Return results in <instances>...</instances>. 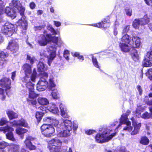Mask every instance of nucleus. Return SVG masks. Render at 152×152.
Returning <instances> with one entry per match:
<instances>
[{
    "instance_id": "ea45409f",
    "label": "nucleus",
    "mask_w": 152,
    "mask_h": 152,
    "mask_svg": "<svg viewBox=\"0 0 152 152\" xmlns=\"http://www.w3.org/2000/svg\"><path fill=\"white\" fill-rule=\"evenodd\" d=\"M11 151L12 152H18L19 149V146L18 145L14 144L12 145Z\"/></svg>"
},
{
    "instance_id": "473e14b6",
    "label": "nucleus",
    "mask_w": 152,
    "mask_h": 152,
    "mask_svg": "<svg viewBox=\"0 0 152 152\" xmlns=\"http://www.w3.org/2000/svg\"><path fill=\"white\" fill-rule=\"evenodd\" d=\"M149 59L146 58V57L145 56V59L142 63V65L144 67H150L152 66V63H151Z\"/></svg>"
},
{
    "instance_id": "c9c22d12",
    "label": "nucleus",
    "mask_w": 152,
    "mask_h": 152,
    "mask_svg": "<svg viewBox=\"0 0 152 152\" xmlns=\"http://www.w3.org/2000/svg\"><path fill=\"white\" fill-rule=\"evenodd\" d=\"M149 142V140L145 136H143L141 137L140 141V143L144 145H148Z\"/></svg>"
},
{
    "instance_id": "e2e57ef3",
    "label": "nucleus",
    "mask_w": 152,
    "mask_h": 152,
    "mask_svg": "<svg viewBox=\"0 0 152 152\" xmlns=\"http://www.w3.org/2000/svg\"><path fill=\"white\" fill-rule=\"evenodd\" d=\"M44 28L43 26H38L35 27V30H40Z\"/></svg>"
},
{
    "instance_id": "052dcab7",
    "label": "nucleus",
    "mask_w": 152,
    "mask_h": 152,
    "mask_svg": "<svg viewBox=\"0 0 152 152\" xmlns=\"http://www.w3.org/2000/svg\"><path fill=\"white\" fill-rule=\"evenodd\" d=\"M72 124L73 125V129L74 130H76L78 128L77 124L75 122H73Z\"/></svg>"
},
{
    "instance_id": "338daca9",
    "label": "nucleus",
    "mask_w": 152,
    "mask_h": 152,
    "mask_svg": "<svg viewBox=\"0 0 152 152\" xmlns=\"http://www.w3.org/2000/svg\"><path fill=\"white\" fill-rule=\"evenodd\" d=\"M72 55L75 57H78L79 56V53L77 52L72 53Z\"/></svg>"
},
{
    "instance_id": "72a5a7b5",
    "label": "nucleus",
    "mask_w": 152,
    "mask_h": 152,
    "mask_svg": "<svg viewBox=\"0 0 152 152\" xmlns=\"http://www.w3.org/2000/svg\"><path fill=\"white\" fill-rule=\"evenodd\" d=\"M139 19L141 26L147 24L149 21V19L147 16H144L143 18Z\"/></svg>"
},
{
    "instance_id": "58836bf2",
    "label": "nucleus",
    "mask_w": 152,
    "mask_h": 152,
    "mask_svg": "<svg viewBox=\"0 0 152 152\" xmlns=\"http://www.w3.org/2000/svg\"><path fill=\"white\" fill-rule=\"evenodd\" d=\"M26 59L30 62V64H33L37 60L35 57L33 56L27 55V56Z\"/></svg>"
},
{
    "instance_id": "ddd939ff",
    "label": "nucleus",
    "mask_w": 152,
    "mask_h": 152,
    "mask_svg": "<svg viewBox=\"0 0 152 152\" xmlns=\"http://www.w3.org/2000/svg\"><path fill=\"white\" fill-rule=\"evenodd\" d=\"M36 72L35 71H34L32 75L25 74V76L23 78V81L26 83V85L29 83H31V80L34 82L35 80V78L36 76Z\"/></svg>"
},
{
    "instance_id": "a878e982",
    "label": "nucleus",
    "mask_w": 152,
    "mask_h": 152,
    "mask_svg": "<svg viewBox=\"0 0 152 152\" xmlns=\"http://www.w3.org/2000/svg\"><path fill=\"white\" fill-rule=\"evenodd\" d=\"M128 44L124 42H120L119 46L122 51L124 52H128L129 50V47L128 46Z\"/></svg>"
},
{
    "instance_id": "09e8293b",
    "label": "nucleus",
    "mask_w": 152,
    "mask_h": 152,
    "mask_svg": "<svg viewBox=\"0 0 152 152\" xmlns=\"http://www.w3.org/2000/svg\"><path fill=\"white\" fill-rule=\"evenodd\" d=\"M145 56L146 57V58H148L150 61H152V51L148 52Z\"/></svg>"
},
{
    "instance_id": "6e6552de",
    "label": "nucleus",
    "mask_w": 152,
    "mask_h": 152,
    "mask_svg": "<svg viewBox=\"0 0 152 152\" xmlns=\"http://www.w3.org/2000/svg\"><path fill=\"white\" fill-rule=\"evenodd\" d=\"M14 131V129L10 126H7L5 127H0V131H3L4 133L7 132L6 134L7 138L12 141L15 140L12 132Z\"/></svg>"
},
{
    "instance_id": "3c124183",
    "label": "nucleus",
    "mask_w": 152,
    "mask_h": 152,
    "mask_svg": "<svg viewBox=\"0 0 152 152\" xmlns=\"http://www.w3.org/2000/svg\"><path fill=\"white\" fill-rule=\"evenodd\" d=\"M7 122V121L6 118H1L0 121V126L4 125Z\"/></svg>"
},
{
    "instance_id": "0eeeda50",
    "label": "nucleus",
    "mask_w": 152,
    "mask_h": 152,
    "mask_svg": "<svg viewBox=\"0 0 152 152\" xmlns=\"http://www.w3.org/2000/svg\"><path fill=\"white\" fill-rule=\"evenodd\" d=\"M14 25L9 23H6L3 26L1 29V32L5 35H8L9 36H11L13 31V28Z\"/></svg>"
},
{
    "instance_id": "7ed1b4c3",
    "label": "nucleus",
    "mask_w": 152,
    "mask_h": 152,
    "mask_svg": "<svg viewBox=\"0 0 152 152\" xmlns=\"http://www.w3.org/2000/svg\"><path fill=\"white\" fill-rule=\"evenodd\" d=\"M130 113V110H128L124 114L121 115L120 119V123L116 127V129H118L122 124H125L126 125V126L124 128L123 130H126L130 132L132 130V128L130 126L131 123L129 121L127 117Z\"/></svg>"
},
{
    "instance_id": "603ef678",
    "label": "nucleus",
    "mask_w": 152,
    "mask_h": 152,
    "mask_svg": "<svg viewBox=\"0 0 152 152\" xmlns=\"http://www.w3.org/2000/svg\"><path fill=\"white\" fill-rule=\"evenodd\" d=\"M69 53L68 51L65 50L64 53V58L67 60H69Z\"/></svg>"
},
{
    "instance_id": "680f3d73",
    "label": "nucleus",
    "mask_w": 152,
    "mask_h": 152,
    "mask_svg": "<svg viewBox=\"0 0 152 152\" xmlns=\"http://www.w3.org/2000/svg\"><path fill=\"white\" fill-rule=\"evenodd\" d=\"M54 23L55 25L57 27H59L61 25V23L60 22L54 21Z\"/></svg>"
},
{
    "instance_id": "1a4fd4ad",
    "label": "nucleus",
    "mask_w": 152,
    "mask_h": 152,
    "mask_svg": "<svg viewBox=\"0 0 152 152\" xmlns=\"http://www.w3.org/2000/svg\"><path fill=\"white\" fill-rule=\"evenodd\" d=\"M48 83L46 79L42 78L38 82L37 84V90L39 91L45 90L47 87Z\"/></svg>"
},
{
    "instance_id": "412c9836",
    "label": "nucleus",
    "mask_w": 152,
    "mask_h": 152,
    "mask_svg": "<svg viewBox=\"0 0 152 152\" xmlns=\"http://www.w3.org/2000/svg\"><path fill=\"white\" fill-rule=\"evenodd\" d=\"M141 44L139 38L137 36H133L131 40L132 46L134 48H139Z\"/></svg>"
},
{
    "instance_id": "4c0bfd02",
    "label": "nucleus",
    "mask_w": 152,
    "mask_h": 152,
    "mask_svg": "<svg viewBox=\"0 0 152 152\" xmlns=\"http://www.w3.org/2000/svg\"><path fill=\"white\" fill-rule=\"evenodd\" d=\"M51 94L53 98L54 99H57L59 97V93L56 89L54 90L53 91Z\"/></svg>"
},
{
    "instance_id": "7c9ffc66",
    "label": "nucleus",
    "mask_w": 152,
    "mask_h": 152,
    "mask_svg": "<svg viewBox=\"0 0 152 152\" xmlns=\"http://www.w3.org/2000/svg\"><path fill=\"white\" fill-rule=\"evenodd\" d=\"M7 113L10 119L17 118L18 115L12 111L8 110L7 112Z\"/></svg>"
},
{
    "instance_id": "4be33fe9",
    "label": "nucleus",
    "mask_w": 152,
    "mask_h": 152,
    "mask_svg": "<svg viewBox=\"0 0 152 152\" xmlns=\"http://www.w3.org/2000/svg\"><path fill=\"white\" fill-rule=\"evenodd\" d=\"M55 130V128L52 125L48 127L47 129L42 132V134L46 137H50L52 134L54 132Z\"/></svg>"
},
{
    "instance_id": "49530a36",
    "label": "nucleus",
    "mask_w": 152,
    "mask_h": 152,
    "mask_svg": "<svg viewBox=\"0 0 152 152\" xmlns=\"http://www.w3.org/2000/svg\"><path fill=\"white\" fill-rule=\"evenodd\" d=\"M48 29L49 30H50L53 34H57L59 33V31H55L51 25H49L48 26Z\"/></svg>"
},
{
    "instance_id": "aec40b11",
    "label": "nucleus",
    "mask_w": 152,
    "mask_h": 152,
    "mask_svg": "<svg viewBox=\"0 0 152 152\" xmlns=\"http://www.w3.org/2000/svg\"><path fill=\"white\" fill-rule=\"evenodd\" d=\"M22 16V17L16 23V25L21 26L23 29L26 30L27 28V22L25 19L26 17L24 16V15Z\"/></svg>"
},
{
    "instance_id": "774afa93",
    "label": "nucleus",
    "mask_w": 152,
    "mask_h": 152,
    "mask_svg": "<svg viewBox=\"0 0 152 152\" xmlns=\"http://www.w3.org/2000/svg\"><path fill=\"white\" fill-rule=\"evenodd\" d=\"M118 123V122L117 121H115L110 124V127L111 128L113 127V126H115Z\"/></svg>"
},
{
    "instance_id": "de8ad7c7",
    "label": "nucleus",
    "mask_w": 152,
    "mask_h": 152,
    "mask_svg": "<svg viewBox=\"0 0 152 152\" xmlns=\"http://www.w3.org/2000/svg\"><path fill=\"white\" fill-rule=\"evenodd\" d=\"M1 140V138L0 137V140ZM8 145V144L4 141L0 142V148H3Z\"/></svg>"
},
{
    "instance_id": "864d4df0",
    "label": "nucleus",
    "mask_w": 152,
    "mask_h": 152,
    "mask_svg": "<svg viewBox=\"0 0 152 152\" xmlns=\"http://www.w3.org/2000/svg\"><path fill=\"white\" fill-rule=\"evenodd\" d=\"M27 101L33 105H36L37 104V102L34 99H27Z\"/></svg>"
},
{
    "instance_id": "a19ab883",
    "label": "nucleus",
    "mask_w": 152,
    "mask_h": 152,
    "mask_svg": "<svg viewBox=\"0 0 152 152\" xmlns=\"http://www.w3.org/2000/svg\"><path fill=\"white\" fill-rule=\"evenodd\" d=\"M44 113L42 112H37L36 114V117L38 120L39 121L42 118Z\"/></svg>"
},
{
    "instance_id": "f8f14e48",
    "label": "nucleus",
    "mask_w": 152,
    "mask_h": 152,
    "mask_svg": "<svg viewBox=\"0 0 152 152\" xmlns=\"http://www.w3.org/2000/svg\"><path fill=\"white\" fill-rule=\"evenodd\" d=\"M35 138L29 136L28 135L26 136L25 143L26 147L29 148L30 150L35 149L36 148L35 146L32 144L31 141L35 140Z\"/></svg>"
},
{
    "instance_id": "5fc2aeb1",
    "label": "nucleus",
    "mask_w": 152,
    "mask_h": 152,
    "mask_svg": "<svg viewBox=\"0 0 152 152\" xmlns=\"http://www.w3.org/2000/svg\"><path fill=\"white\" fill-rule=\"evenodd\" d=\"M129 30V26H125L122 31V34H125V33L127 32Z\"/></svg>"
},
{
    "instance_id": "b1692460",
    "label": "nucleus",
    "mask_w": 152,
    "mask_h": 152,
    "mask_svg": "<svg viewBox=\"0 0 152 152\" xmlns=\"http://www.w3.org/2000/svg\"><path fill=\"white\" fill-rule=\"evenodd\" d=\"M123 36L121 39V42L127 43L129 45H131V40L129 36L127 34H122Z\"/></svg>"
},
{
    "instance_id": "393cba45",
    "label": "nucleus",
    "mask_w": 152,
    "mask_h": 152,
    "mask_svg": "<svg viewBox=\"0 0 152 152\" xmlns=\"http://www.w3.org/2000/svg\"><path fill=\"white\" fill-rule=\"evenodd\" d=\"M23 69L24 71L25 74L32 75L31 66L28 64H24L23 66Z\"/></svg>"
},
{
    "instance_id": "423d86ee",
    "label": "nucleus",
    "mask_w": 152,
    "mask_h": 152,
    "mask_svg": "<svg viewBox=\"0 0 152 152\" xmlns=\"http://www.w3.org/2000/svg\"><path fill=\"white\" fill-rule=\"evenodd\" d=\"M10 7H13L12 8L19 12L21 15H24L25 8L22 6L19 1L16 0L12 1L10 3Z\"/></svg>"
},
{
    "instance_id": "c03bdc74",
    "label": "nucleus",
    "mask_w": 152,
    "mask_h": 152,
    "mask_svg": "<svg viewBox=\"0 0 152 152\" xmlns=\"http://www.w3.org/2000/svg\"><path fill=\"white\" fill-rule=\"evenodd\" d=\"M52 125L51 124H43L41 126V130L42 134V132L46 130L48 128V127Z\"/></svg>"
},
{
    "instance_id": "9d476101",
    "label": "nucleus",
    "mask_w": 152,
    "mask_h": 152,
    "mask_svg": "<svg viewBox=\"0 0 152 152\" xmlns=\"http://www.w3.org/2000/svg\"><path fill=\"white\" fill-rule=\"evenodd\" d=\"M131 119L132 121V125L134 126L133 129H132V131L131 134L132 135H135L139 133L140 128L141 126V124L134 120L133 117L131 118ZM131 127L133 128L132 126Z\"/></svg>"
},
{
    "instance_id": "37998d69",
    "label": "nucleus",
    "mask_w": 152,
    "mask_h": 152,
    "mask_svg": "<svg viewBox=\"0 0 152 152\" xmlns=\"http://www.w3.org/2000/svg\"><path fill=\"white\" fill-rule=\"evenodd\" d=\"M0 98L2 100H4L6 98L4 91L1 88H0Z\"/></svg>"
},
{
    "instance_id": "20e7f679",
    "label": "nucleus",
    "mask_w": 152,
    "mask_h": 152,
    "mask_svg": "<svg viewBox=\"0 0 152 152\" xmlns=\"http://www.w3.org/2000/svg\"><path fill=\"white\" fill-rule=\"evenodd\" d=\"M62 142L57 138H54L49 142L50 151V152H65L66 150H63L60 151V146Z\"/></svg>"
},
{
    "instance_id": "dca6fc26",
    "label": "nucleus",
    "mask_w": 152,
    "mask_h": 152,
    "mask_svg": "<svg viewBox=\"0 0 152 152\" xmlns=\"http://www.w3.org/2000/svg\"><path fill=\"white\" fill-rule=\"evenodd\" d=\"M17 12H18L16 10H15L10 7H7L5 9V12L6 14L12 19L15 18Z\"/></svg>"
},
{
    "instance_id": "bf43d9fd",
    "label": "nucleus",
    "mask_w": 152,
    "mask_h": 152,
    "mask_svg": "<svg viewBox=\"0 0 152 152\" xmlns=\"http://www.w3.org/2000/svg\"><path fill=\"white\" fill-rule=\"evenodd\" d=\"M29 6L31 9H33L35 8L36 5L34 2H32L30 3Z\"/></svg>"
},
{
    "instance_id": "cd10ccee",
    "label": "nucleus",
    "mask_w": 152,
    "mask_h": 152,
    "mask_svg": "<svg viewBox=\"0 0 152 152\" xmlns=\"http://www.w3.org/2000/svg\"><path fill=\"white\" fill-rule=\"evenodd\" d=\"M37 101L39 104L42 106L46 105L49 104L48 100L45 98L39 97Z\"/></svg>"
},
{
    "instance_id": "bb28decb",
    "label": "nucleus",
    "mask_w": 152,
    "mask_h": 152,
    "mask_svg": "<svg viewBox=\"0 0 152 152\" xmlns=\"http://www.w3.org/2000/svg\"><path fill=\"white\" fill-rule=\"evenodd\" d=\"M59 107L61 111V115L64 118H66L68 117L66 112V107L64 105L61 103H60Z\"/></svg>"
},
{
    "instance_id": "a211bd4d",
    "label": "nucleus",
    "mask_w": 152,
    "mask_h": 152,
    "mask_svg": "<svg viewBox=\"0 0 152 152\" xmlns=\"http://www.w3.org/2000/svg\"><path fill=\"white\" fill-rule=\"evenodd\" d=\"M45 61L43 58H40L37 65L38 70L39 72H43L47 70V66L45 64Z\"/></svg>"
},
{
    "instance_id": "2eb2a0df",
    "label": "nucleus",
    "mask_w": 152,
    "mask_h": 152,
    "mask_svg": "<svg viewBox=\"0 0 152 152\" xmlns=\"http://www.w3.org/2000/svg\"><path fill=\"white\" fill-rule=\"evenodd\" d=\"M10 125L15 126L18 125L21 126L29 128L28 124L26 121L23 119H21L18 121H14L13 122H10Z\"/></svg>"
},
{
    "instance_id": "6e6d98bb",
    "label": "nucleus",
    "mask_w": 152,
    "mask_h": 152,
    "mask_svg": "<svg viewBox=\"0 0 152 152\" xmlns=\"http://www.w3.org/2000/svg\"><path fill=\"white\" fill-rule=\"evenodd\" d=\"M126 14L130 16L132 15V10L131 9H126L125 10Z\"/></svg>"
},
{
    "instance_id": "4468645a",
    "label": "nucleus",
    "mask_w": 152,
    "mask_h": 152,
    "mask_svg": "<svg viewBox=\"0 0 152 152\" xmlns=\"http://www.w3.org/2000/svg\"><path fill=\"white\" fill-rule=\"evenodd\" d=\"M7 48L9 49L13 53L16 52L18 50V45L15 40L10 42Z\"/></svg>"
},
{
    "instance_id": "f704fd0d",
    "label": "nucleus",
    "mask_w": 152,
    "mask_h": 152,
    "mask_svg": "<svg viewBox=\"0 0 152 152\" xmlns=\"http://www.w3.org/2000/svg\"><path fill=\"white\" fill-rule=\"evenodd\" d=\"M28 130L25 129L20 127L17 128L16 129V132L19 135H22L27 132Z\"/></svg>"
},
{
    "instance_id": "8fccbe9b",
    "label": "nucleus",
    "mask_w": 152,
    "mask_h": 152,
    "mask_svg": "<svg viewBox=\"0 0 152 152\" xmlns=\"http://www.w3.org/2000/svg\"><path fill=\"white\" fill-rule=\"evenodd\" d=\"M146 75L150 78H152V68L149 69L146 73Z\"/></svg>"
},
{
    "instance_id": "2f4dec72",
    "label": "nucleus",
    "mask_w": 152,
    "mask_h": 152,
    "mask_svg": "<svg viewBox=\"0 0 152 152\" xmlns=\"http://www.w3.org/2000/svg\"><path fill=\"white\" fill-rule=\"evenodd\" d=\"M149 110L151 113H148L147 112H145L141 115V117L144 119H148L152 118V107L149 108Z\"/></svg>"
},
{
    "instance_id": "c756f323",
    "label": "nucleus",
    "mask_w": 152,
    "mask_h": 152,
    "mask_svg": "<svg viewBox=\"0 0 152 152\" xmlns=\"http://www.w3.org/2000/svg\"><path fill=\"white\" fill-rule=\"evenodd\" d=\"M94 25H93V26L99 28L102 27L104 28L108 27L110 25V24L109 23H107L105 22V21H102L101 23H99L97 24H94Z\"/></svg>"
},
{
    "instance_id": "f3484780",
    "label": "nucleus",
    "mask_w": 152,
    "mask_h": 152,
    "mask_svg": "<svg viewBox=\"0 0 152 152\" xmlns=\"http://www.w3.org/2000/svg\"><path fill=\"white\" fill-rule=\"evenodd\" d=\"M11 83V80L9 78H4L0 80V85L6 89H10Z\"/></svg>"
},
{
    "instance_id": "6ab92c4d",
    "label": "nucleus",
    "mask_w": 152,
    "mask_h": 152,
    "mask_svg": "<svg viewBox=\"0 0 152 152\" xmlns=\"http://www.w3.org/2000/svg\"><path fill=\"white\" fill-rule=\"evenodd\" d=\"M44 121L45 122L50 123L54 125L55 127L58 125V121L55 118L53 117L47 116L43 118Z\"/></svg>"
},
{
    "instance_id": "39448f33",
    "label": "nucleus",
    "mask_w": 152,
    "mask_h": 152,
    "mask_svg": "<svg viewBox=\"0 0 152 152\" xmlns=\"http://www.w3.org/2000/svg\"><path fill=\"white\" fill-rule=\"evenodd\" d=\"M116 134L115 132L109 135L110 133L108 131L104 132L102 134H97L95 137L96 141L98 143H102L110 140Z\"/></svg>"
},
{
    "instance_id": "a18cd8bd",
    "label": "nucleus",
    "mask_w": 152,
    "mask_h": 152,
    "mask_svg": "<svg viewBox=\"0 0 152 152\" xmlns=\"http://www.w3.org/2000/svg\"><path fill=\"white\" fill-rule=\"evenodd\" d=\"M53 79V76H51L49 80V85L50 87H54L56 86V85L54 83Z\"/></svg>"
},
{
    "instance_id": "13d9d810",
    "label": "nucleus",
    "mask_w": 152,
    "mask_h": 152,
    "mask_svg": "<svg viewBox=\"0 0 152 152\" xmlns=\"http://www.w3.org/2000/svg\"><path fill=\"white\" fill-rule=\"evenodd\" d=\"M95 132H96L95 131L93 130H88L86 131V133L88 135L91 134Z\"/></svg>"
},
{
    "instance_id": "69168bd1",
    "label": "nucleus",
    "mask_w": 152,
    "mask_h": 152,
    "mask_svg": "<svg viewBox=\"0 0 152 152\" xmlns=\"http://www.w3.org/2000/svg\"><path fill=\"white\" fill-rule=\"evenodd\" d=\"M137 88L140 93V94L141 95L142 93V90L141 87L140 86H137Z\"/></svg>"
},
{
    "instance_id": "e433bc0d",
    "label": "nucleus",
    "mask_w": 152,
    "mask_h": 152,
    "mask_svg": "<svg viewBox=\"0 0 152 152\" xmlns=\"http://www.w3.org/2000/svg\"><path fill=\"white\" fill-rule=\"evenodd\" d=\"M132 26L135 28H139L140 25H141L139 19H136L133 21Z\"/></svg>"
},
{
    "instance_id": "5701e85b",
    "label": "nucleus",
    "mask_w": 152,
    "mask_h": 152,
    "mask_svg": "<svg viewBox=\"0 0 152 152\" xmlns=\"http://www.w3.org/2000/svg\"><path fill=\"white\" fill-rule=\"evenodd\" d=\"M47 109L50 112L54 114H57L59 112L58 107L53 103L50 104L47 107Z\"/></svg>"
},
{
    "instance_id": "9b49d317",
    "label": "nucleus",
    "mask_w": 152,
    "mask_h": 152,
    "mask_svg": "<svg viewBox=\"0 0 152 152\" xmlns=\"http://www.w3.org/2000/svg\"><path fill=\"white\" fill-rule=\"evenodd\" d=\"M34 84L30 83L26 85V87L29 91V98L28 99H34L38 96V95L34 92Z\"/></svg>"
},
{
    "instance_id": "c85d7f7f",
    "label": "nucleus",
    "mask_w": 152,
    "mask_h": 152,
    "mask_svg": "<svg viewBox=\"0 0 152 152\" xmlns=\"http://www.w3.org/2000/svg\"><path fill=\"white\" fill-rule=\"evenodd\" d=\"M132 59L135 61H138L139 59V56L137 50L134 49H133L132 52Z\"/></svg>"
},
{
    "instance_id": "f257e3e1",
    "label": "nucleus",
    "mask_w": 152,
    "mask_h": 152,
    "mask_svg": "<svg viewBox=\"0 0 152 152\" xmlns=\"http://www.w3.org/2000/svg\"><path fill=\"white\" fill-rule=\"evenodd\" d=\"M51 40L53 45H51L47 49L49 55H46V54L44 55L45 57H47L48 64L49 66H50L51 63L56 56V50L57 47L60 45L62 42L60 38L56 37L52 38L50 34H47L46 37L44 35H41L38 40L39 44L42 46L46 45L48 42Z\"/></svg>"
},
{
    "instance_id": "f03ea898",
    "label": "nucleus",
    "mask_w": 152,
    "mask_h": 152,
    "mask_svg": "<svg viewBox=\"0 0 152 152\" xmlns=\"http://www.w3.org/2000/svg\"><path fill=\"white\" fill-rule=\"evenodd\" d=\"M72 123L70 120L67 119L62 120L60 126L61 129H62L64 130L60 131L59 128H57V136L60 137H65L69 136L70 134V132L72 130Z\"/></svg>"
},
{
    "instance_id": "0e129e2a",
    "label": "nucleus",
    "mask_w": 152,
    "mask_h": 152,
    "mask_svg": "<svg viewBox=\"0 0 152 152\" xmlns=\"http://www.w3.org/2000/svg\"><path fill=\"white\" fill-rule=\"evenodd\" d=\"M11 78L13 80H14L16 75V72H14L12 73Z\"/></svg>"
},
{
    "instance_id": "4d7b16f0",
    "label": "nucleus",
    "mask_w": 152,
    "mask_h": 152,
    "mask_svg": "<svg viewBox=\"0 0 152 152\" xmlns=\"http://www.w3.org/2000/svg\"><path fill=\"white\" fill-rule=\"evenodd\" d=\"M36 109H37L39 110H42V111H45L46 108L45 107L42 106H41L40 107L36 106Z\"/></svg>"
},
{
    "instance_id": "79ce46f5",
    "label": "nucleus",
    "mask_w": 152,
    "mask_h": 152,
    "mask_svg": "<svg viewBox=\"0 0 152 152\" xmlns=\"http://www.w3.org/2000/svg\"><path fill=\"white\" fill-rule=\"evenodd\" d=\"M92 61L94 66L96 67L100 68V66L98 65V63L96 58L94 56L92 57Z\"/></svg>"
}]
</instances>
